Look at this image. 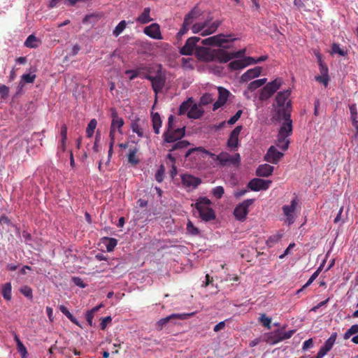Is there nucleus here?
<instances>
[{
	"instance_id": "nucleus-1",
	"label": "nucleus",
	"mask_w": 358,
	"mask_h": 358,
	"mask_svg": "<svg viewBox=\"0 0 358 358\" xmlns=\"http://www.w3.org/2000/svg\"><path fill=\"white\" fill-rule=\"evenodd\" d=\"M199 15L200 11L196 10V8H194L190 12L185 15L182 27L176 35L178 41L181 39L183 35L187 33L190 27L192 33H200L201 36H206L215 33L222 23L220 20H215L210 22L212 17H208L203 22H196L192 24L194 21L197 19Z\"/></svg>"
},
{
	"instance_id": "nucleus-2",
	"label": "nucleus",
	"mask_w": 358,
	"mask_h": 358,
	"mask_svg": "<svg viewBox=\"0 0 358 358\" xmlns=\"http://www.w3.org/2000/svg\"><path fill=\"white\" fill-rule=\"evenodd\" d=\"M276 122L281 123L280 127L275 145L282 151L288 149L290 141L289 136L292 134V120L289 118L288 112L278 111L275 117Z\"/></svg>"
},
{
	"instance_id": "nucleus-3",
	"label": "nucleus",
	"mask_w": 358,
	"mask_h": 358,
	"mask_svg": "<svg viewBox=\"0 0 358 358\" xmlns=\"http://www.w3.org/2000/svg\"><path fill=\"white\" fill-rule=\"evenodd\" d=\"M291 94L290 90H286L279 92L275 97V103L273 104L275 107L273 118L275 120L276 116L278 115V111L288 112L289 118H291L292 105L291 101L288 100Z\"/></svg>"
},
{
	"instance_id": "nucleus-4",
	"label": "nucleus",
	"mask_w": 358,
	"mask_h": 358,
	"mask_svg": "<svg viewBox=\"0 0 358 358\" xmlns=\"http://www.w3.org/2000/svg\"><path fill=\"white\" fill-rule=\"evenodd\" d=\"M211 201L206 197H199L194 206L197 210L199 217L203 221L208 222L215 220V214L210 207Z\"/></svg>"
},
{
	"instance_id": "nucleus-5",
	"label": "nucleus",
	"mask_w": 358,
	"mask_h": 358,
	"mask_svg": "<svg viewBox=\"0 0 358 358\" xmlns=\"http://www.w3.org/2000/svg\"><path fill=\"white\" fill-rule=\"evenodd\" d=\"M200 41V38L192 36L189 38L185 44L180 48V53L182 55H191L194 50H196V55L198 57L204 59L207 54V49L203 47H196V44Z\"/></svg>"
},
{
	"instance_id": "nucleus-6",
	"label": "nucleus",
	"mask_w": 358,
	"mask_h": 358,
	"mask_svg": "<svg viewBox=\"0 0 358 358\" xmlns=\"http://www.w3.org/2000/svg\"><path fill=\"white\" fill-rule=\"evenodd\" d=\"M282 83V80L278 78L267 83L261 91L259 94L260 100L264 101L270 98L281 87Z\"/></svg>"
},
{
	"instance_id": "nucleus-7",
	"label": "nucleus",
	"mask_w": 358,
	"mask_h": 358,
	"mask_svg": "<svg viewBox=\"0 0 358 358\" xmlns=\"http://www.w3.org/2000/svg\"><path fill=\"white\" fill-rule=\"evenodd\" d=\"M194 315V313H173L171 314L167 317H165L164 318L160 319L159 321L156 323V329L157 330H162L163 327L168 322H172L173 324H175L174 320H187V318L192 317Z\"/></svg>"
},
{
	"instance_id": "nucleus-8",
	"label": "nucleus",
	"mask_w": 358,
	"mask_h": 358,
	"mask_svg": "<svg viewBox=\"0 0 358 358\" xmlns=\"http://www.w3.org/2000/svg\"><path fill=\"white\" fill-rule=\"evenodd\" d=\"M255 201L253 199H248L243 201L241 203L238 204L234 210V215L236 220L239 221H244L248 214V208Z\"/></svg>"
},
{
	"instance_id": "nucleus-9",
	"label": "nucleus",
	"mask_w": 358,
	"mask_h": 358,
	"mask_svg": "<svg viewBox=\"0 0 358 358\" xmlns=\"http://www.w3.org/2000/svg\"><path fill=\"white\" fill-rule=\"evenodd\" d=\"M297 204V199L294 198L291 201L289 205H284L282 208L283 214L285 216V222H287L288 225L292 224L295 221V211Z\"/></svg>"
},
{
	"instance_id": "nucleus-10",
	"label": "nucleus",
	"mask_w": 358,
	"mask_h": 358,
	"mask_svg": "<svg viewBox=\"0 0 358 358\" xmlns=\"http://www.w3.org/2000/svg\"><path fill=\"white\" fill-rule=\"evenodd\" d=\"M216 161H218L222 166L227 164L238 165L241 161V156L238 153L231 155L223 152L216 156Z\"/></svg>"
},
{
	"instance_id": "nucleus-11",
	"label": "nucleus",
	"mask_w": 358,
	"mask_h": 358,
	"mask_svg": "<svg viewBox=\"0 0 358 358\" xmlns=\"http://www.w3.org/2000/svg\"><path fill=\"white\" fill-rule=\"evenodd\" d=\"M181 182L187 191H191L195 189L202 181L201 178L191 174H182L181 175Z\"/></svg>"
},
{
	"instance_id": "nucleus-12",
	"label": "nucleus",
	"mask_w": 358,
	"mask_h": 358,
	"mask_svg": "<svg viewBox=\"0 0 358 358\" xmlns=\"http://www.w3.org/2000/svg\"><path fill=\"white\" fill-rule=\"evenodd\" d=\"M185 136V127L166 130L164 133V140L166 143H174Z\"/></svg>"
},
{
	"instance_id": "nucleus-13",
	"label": "nucleus",
	"mask_w": 358,
	"mask_h": 358,
	"mask_svg": "<svg viewBox=\"0 0 358 358\" xmlns=\"http://www.w3.org/2000/svg\"><path fill=\"white\" fill-rule=\"evenodd\" d=\"M271 184V180H264L261 178H254L251 180L248 184V187L252 191H260V190H266L269 188Z\"/></svg>"
},
{
	"instance_id": "nucleus-14",
	"label": "nucleus",
	"mask_w": 358,
	"mask_h": 358,
	"mask_svg": "<svg viewBox=\"0 0 358 358\" xmlns=\"http://www.w3.org/2000/svg\"><path fill=\"white\" fill-rule=\"evenodd\" d=\"M243 129L241 125L237 126L231 132L227 140V147L231 150H236L238 147V136Z\"/></svg>"
},
{
	"instance_id": "nucleus-15",
	"label": "nucleus",
	"mask_w": 358,
	"mask_h": 358,
	"mask_svg": "<svg viewBox=\"0 0 358 358\" xmlns=\"http://www.w3.org/2000/svg\"><path fill=\"white\" fill-rule=\"evenodd\" d=\"M145 78L151 82L152 87L156 94L159 93L164 86L165 80L161 75H157L155 76L146 75L145 76Z\"/></svg>"
},
{
	"instance_id": "nucleus-16",
	"label": "nucleus",
	"mask_w": 358,
	"mask_h": 358,
	"mask_svg": "<svg viewBox=\"0 0 358 358\" xmlns=\"http://www.w3.org/2000/svg\"><path fill=\"white\" fill-rule=\"evenodd\" d=\"M283 155L282 152L278 151L275 146L271 145L268 148L264 159L269 163L277 164Z\"/></svg>"
},
{
	"instance_id": "nucleus-17",
	"label": "nucleus",
	"mask_w": 358,
	"mask_h": 358,
	"mask_svg": "<svg viewBox=\"0 0 358 358\" xmlns=\"http://www.w3.org/2000/svg\"><path fill=\"white\" fill-rule=\"evenodd\" d=\"M224 34H220L213 36L208 37L202 40L201 43L205 45H217L222 46L224 43H227L229 41L225 38Z\"/></svg>"
},
{
	"instance_id": "nucleus-18",
	"label": "nucleus",
	"mask_w": 358,
	"mask_h": 358,
	"mask_svg": "<svg viewBox=\"0 0 358 358\" xmlns=\"http://www.w3.org/2000/svg\"><path fill=\"white\" fill-rule=\"evenodd\" d=\"M217 90L219 92V96L218 99L213 104V110H216L219 108L224 106L227 102L229 94V92L224 87H219Z\"/></svg>"
},
{
	"instance_id": "nucleus-19",
	"label": "nucleus",
	"mask_w": 358,
	"mask_h": 358,
	"mask_svg": "<svg viewBox=\"0 0 358 358\" xmlns=\"http://www.w3.org/2000/svg\"><path fill=\"white\" fill-rule=\"evenodd\" d=\"M144 33L149 37L154 39H162V34L160 31L159 25L157 23H153L144 29Z\"/></svg>"
},
{
	"instance_id": "nucleus-20",
	"label": "nucleus",
	"mask_w": 358,
	"mask_h": 358,
	"mask_svg": "<svg viewBox=\"0 0 358 358\" xmlns=\"http://www.w3.org/2000/svg\"><path fill=\"white\" fill-rule=\"evenodd\" d=\"M262 73V68L256 66L253 69L248 70L241 77V81L243 83L248 82L249 80L258 77Z\"/></svg>"
},
{
	"instance_id": "nucleus-21",
	"label": "nucleus",
	"mask_w": 358,
	"mask_h": 358,
	"mask_svg": "<svg viewBox=\"0 0 358 358\" xmlns=\"http://www.w3.org/2000/svg\"><path fill=\"white\" fill-rule=\"evenodd\" d=\"M273 170L274 167L268 164H262L257 169L256 175L259 177H268L273 173Z\"/></svg>"
},
{
	"instance_id": "nucleus-22",
	"label": "nucleus",
	"mask_w": 358,
	"mask_h": 358,
	"mask_svg": "<svg viewBox=\"0 0 358 358\" xmlns=\"http://www.w3.org/2000/svg\"><path fill=\"white\" fill-rule=\"evenodd\" d=\"M200 106L201 105H197L196 103H193L187 113V117L190 119L200 118L204 113V110L202 109Z\"/></svg>"
},
{
	"instance_id": "nucleus-23",
	"label": "nucleus",
	"mask_w": 358,
	"mask_h": 358,
	"mask_svg": "<svg viewBox=\"0 0 358 358\" xmlns=\"http://www.w3.org/2000/svg\"><path fill=\"white\" fill-rule=\"evenodd\" d=\"M150 8H145L143 13L136 18V21L140 24H148L152 21V18L150 15Z\"/></svg>"
},
{
	"instance_id": "nucleus-24",
	"label": "nucleus",
	"mask_w": 358,
	"mask_h": 358,
	"mask_svg": "<svg viewBox=\"0 0 358 358\" xmlns=\"http://www.w3.org/2000/svg\"><path fill=\"white\" fill-rule=\"evenodd\" d=\"M152 123L154 131L156 134H159L162 121L158 113H152Z\"/></svg>"
},
{
	"instance_id": "nucleus-25",
	"label": "nucleus",
	"mask_w": 358,
	"mask_h": 358,
	"mask_svg": "<svg viewBox=\"0 0 358 358\" xmlns=\"http://www.w3.org/2000/svg\"><path fill=\"white\" fill-rule=\"evenodd\" d=\"M193 104V99L192 98H189L187 100L183 101L178 110L179 115H184L185 113L187 114L188 111L190 110Z\"/></svg>"
},
{
	"instance_id": "nucleus-26",
	"label": "nucleus",
	"mask_w": 358,
	"mask_h": 358,
	"mask_svg": "<svg viewBox=\"0 0 358 358\" xmlns=\"http://www.w3.org/2000/svg\"><path fill=\"white\" fill-rule=\"evenodd\" d=\"M217 57L218 60L222 63H227L231 59H234L231 52L220 50L217 53Z\"/></svg>"
},
{
	"instance_id": "nucleus-27",
	"label": "nucleus",
	"mask_w": 358,
	"mask_h": 358,
	"mask_svg": "<svg viewBox=\"0 0 358 358\" xmlns=\"http://www.w3.org/2000/svg\"><path fill=\"white\" fill-rule=\"evenodd\" d=\"M103 243H105L108 252H112L117 244V240L115 238L104 237Z\"/></svg>"
},
{
	"instance_id": "nucleus-28",
	"label": "nucleus",
	"mask_w": 358,
	"mask_h": 358,
	"mask_svg": "<svg viewBox=\"0 0 358 358\" xmlns=\"http://www.w3.org/2000/svg\"><path fill=\"white\" fill-rule=\"evenodd\" d=\"M266 78H261L252 81L248 86V91L252 92L255 90L256 89L264 85L266 83Z\"/></svg>"
},
{
	"instance_id": "nucleus-29",
	"label": "nucleus",
	"mask_w": 358,
	"mask_h": 358,
	"mask_svg": "<svg viewBox=\"0 0 358 358\" xmlns=\"http://www.w3.org/2000/svg\"><path fill=\"white\" fill-rule=\"evenodd\" d=\"M195 151H200V152H202L203 153H205L206 155L210 156L211 158H213L214 160L216 161V156L215 154L205 150L204 148H201V147H198V148H192V149H189L188 150L185 156V157H188L192 152H195Z\"/></svg>"
},
{
	"instance_id": "nucleus-30",
	"label": "nucleus",
	"mask_w": 358,
	"mask_h": 358,
	"mask_svg": "<svg viewBox=\"0 0 358 358\" xmlns=\"http://www.w3.org/2000/svg\"><path fill=\"white\" fill-rule=\"evenodd\" d=\"M24 45L27 48H35L38 46V40L34 35H29L24 42Z\"/></svg>"
},
{
	"instance_id": "nucleus-31",
	"label": "nucleus",
	"mask_w": 358,
	"mask_h": 358,
	"mask_svg": "<svg viewBox=\"0 0 358 358\" xmlns=\"http://www.w3.org/2000/svg\"><path fill=\"white\" fill-rule=\"evenodd\" d=\"M12 287L10 282H6L2 287V296L7 300L10 301L12 297L11 294Z\"/></svg>"
},
{
	"instance_id": "nucleus-32",
	"label": "nucleus",
	"mask_w": 358,
	"mask_h": 358,
	"mask_svg": "<svg viewBox=\"0 0 358 358\" xmlns=\"http://www.w3.org/2000/svg\"><path fill=\"white\" fill-rule=\"evenodd\" d=\"M322 270V266H320L310 277L308 280L306 282V283L302 287L301 289H299L297 291V293L301 292L303 289L310 285L317 278L318 275L320 274V271Z\"/></svg>"
},
{
	"instance_id": "nucleus-33",
	"label": "nucleus",
	"mask_w": 358,
	"mask_h": 358,
	"mask_svg": "<svg viewBox=\"0 0 358 358\" xmlns=\"http://www.w3.org/2000/svg\"><path fill=\"white\" fill-rule=\"evenodd\" d=\"M229 69L231 70H239L245 67V64H244V61L243 59L234 60L228 64Z\"/></svg>"
},
{
	"instance_id": "nucleus-34",
	"label": "nucleus",
	"mask_w": 358,
	"mask_h": 358,
	"mask_svg": "<svg viewBox=\"0 0 358 358\" xmlns=\"http://www.w3.org/2000/svg\"><path fill=\"white\" fill-rule=\"evenodd\" d=\"M350 111L351 114V119L352 120V124L358 131L357 110L355 104H352L350 106Z\"/></svg>"
},
{
	"instance_id": "nucleus-35",
	"label": "nucleus",
	"mask_w": 358,
	"mask_h": 358,
	"mask_svg": "<svg viewBox=\"0 0 358 358\" xmlns=\"http://www.w3.org/2000/svg\"><path fill=\"white\" fill-rule=\"evenodd\" d=\"M96 124L97 122L95 119H92L90 121L86 129V135L87 137L91 138L93 136Z\"/></svg>"
},
{
	"instance_id": "nucleus-36",
	"label": "nucleus",
	"mask_w": 358,
	"mask_h": 358,
	"mask_svg": "<svg viewBox=\"0 0 358 358\" xmlns=\"http://www.w3.org/2000/svg\"><path fill=\"white\" fill-rule=\"evenodd\" d=\"M131 129L134 133H136L138 137L143 136V131L139 125L138 120L133 121L131 124Z\"/></svg>"
},
{
	"instance_id": "nucleus-37",
	"label": "nucleus",
	"mask_w": 358,
	"mask_h": 358,
	"mask_svg": "<svg viewBox=\"0 0 358 358\" xmlns=\"http://www.w3.org/2000/svg\"><path fill=\"white\" fill-rule=\"evenodd\" d=\"M127 23L125 20L120 21L118 24L115 27L113 34L115 36H118L126 28Z\"/></svg>"
},
{
	"instance_id": "nucleus-38",
	"label": "nucleus",
	"mask_w": 358,
	"mask_h": 358,
	"mask_svg": "<svg viewBox=\"0 0 358 358\" xmlns=\"http://www.w3.org/2000/svg\"><path fill=\"white\" fill-rule=\"evenodd\" d=\"M189 145V142L186 140L179 141L173 145L171 152L176 150H182L186 148Z\"/></svg>"
},
{
	"instance_id": "nucleus-39",
	"label": "nucleus",
	"mask_w": 358,
	"mask_h": 358,
	"mask_svg": "<svg viewBox=\"0 0 358 358\" xmlns=\"http://www.w3.org/2000/svg\"><path fill=\"white\" fill-rule=\"evenodd\" d=\"M337 337L336 333H333L331 336L325 341L324 345L327 349V350L330 351L331 348H333L336 339Z\"/></svg>"
},
{
	"instance_id": "nucleus-40",
	"label": "nucleus",
	"mask_w": 358,
	"mask_h": 358,
	"mask_svg": "<svg viewBox=\"0 0 358 358\" xmlns=\"http://www.w3.org/2000/svg\"><path fill=\"white\" fill-rule=\"evenodd\" d=\"M137 149L130 150L128 155V161L129 163L136 165L139 162L138 159L136 157Z\"/></svg>"
},
{
	"instance_id": "nucleus-41",
	"label": "nucleus",
	"mask_w": 358,
	"mask_h": 358,
	"mask_svg": "<svg viewBox=\"0 0 358 358\" xmlns=\"http://www.w3.org/2000/svg\"><path fill=\"white\" fill-rule=\"evenodd\" d=\"M358 333V324L352 325L350 329L347 330V331L344 334L343 338L344 339L350 338L353 334Z\"/></svg>"
},
{
	"instance_id": "nucleus-42",
	"label": "nucleus",
	"mask_w": 358,
	"mask_h": 358,
	"mask_svg": "<svg viewBox=\"0 0 358 358\" xmlns=\"http://www.w3.org/2000/svg\"><path fill=\"white\" fill-rule=\"evenodd\" d=\"M36 74L34 73H26L23 74L21 77V83H33L36 79Z\"/></svg>"
},
{
	"instance_id": "nucleus-43",
	"label": "nucleus",
	"mask_w": 358,
	"mask_h": 358,
	"mask_svg": "<svg viewBox=\"0 0 358 358\" xmlns=\"http://www.w3.org/2000/svg\"><path fill=\"white\" fill-rule=\"evenodd\" d=\"M124 125V120L121 117L120 119L117 120H112L110 129H116V128L118 129L119 132L121 133V128Z\"/></svg>"
},
{
	"instance_id": "nucleus-44",
	"label": "nucleus",
	"mask_w": 358,
	"mask_h": 358,
	"mask_svg": "<svg viewBox=\"0 0 358 358\" xmlns=\"http://www.w3.org/2000/svg\"><path fill=\"white\" fill-rule=\"evenodd\" d=\"M213 100V98L210 94L206 93L201 96L200 101H199V105L201 106H205L210 103H211Z\"/></svg>"
},
{
	"instance_id": "nucleus-45",
	"label": "nucleus",
	"mask_w": 358,
	"mask_h": 358,
	"mask_svg": "<svg viewBox=\"0 0 358 358\" xmlns=\"http://www.w3.org/2000/svg\"><path fill=\"white\" fill-rule=\"evenodd\" d=\"M187 231L189 234L193 236H196L199 234V229L194 227L193 223L189 220L187 224Z\"/></svg>"
},
{
	"instance_id": "nucleus-46",
	"label": "nucleus",
	"mask_w": 358,
	"mask_h": 358,
	"mask_svg": "<svg viewBox=\"0 0 358 358\" xmlns=\"http://www.w3.org/2000/svg\"><path fill=\"white\" fill-rule=\"evenodd\" d=\"M224 193V189L222 186H217L212 189L213 195L217 198L220 199Z\"/></svg>"
},
{
	"instance_id": "nucleus-47",
	"label": "nucleus",
	"mask_w": 358,
	"mask_h": 358,
	"mask_svg": "<svg viewBox=\"0 0 358 358\" xmlns=\"http://www.w3.org/2000/svg\"><path fill=\"white\" fill-rule=\"evenodd\" d=\"M259 321L262 325L268 329L271 328V318L267 317L265 314H262L259 317Z\"/></svg>"
},
{
	"instance_id": "nucleus-48",
	"label": "nucleus",
	"mask_w": 358,
	"mask_h": 358,
	"mask_svg": "<svg viewBox=\"0 0 358 358\" xmlns=\"http://www.w3.org/2000/svg\"><path fill=\"white\" fill-rule=\"evenodd\" d=\"M20 292L26 297L32 299V289L29 286L24 285L20 289Z\"/></svg>"
},
{
	"instance_id": "nucleus-49",
	"label": "nucleus",
	"mask_w": 358,
	"mask_h": 358,
	"mask_svg": "<svg viewBox=\"0 0 358 358\" xmlns=\"http://www.w3.org/2000/svg\"><path fill=\"white\" fill-rule=\"evenodd\" d=\"M18 352L21 355L22 358L27 357V351L26 347L22 342H19L17 345H16Z\"/></svg>"
},
{
	"instance_id": "nucleus-50",
	"label": "nucleus",
	"mask_w": 358,
	"mask_h": 358,
	"mask_svg": "<svg viewBox=\"0 0 358 358\" xmlns=\"http://www.w3.org/2000/svg\"><path fill=\"white\" fill-rule=\"evenodd\" d=\"M332 52L338 54L341 56H345L347 54V52L343 49H341L340 45L336 43H334L332 45Z\"/></svg>"
},
{
	"instance_id": "nucleus-51",
	"label": "nucleus",
	"mask_w": 358,
	"mask_h": 358,
	"mask_svg": "<svg viewBox=\"0 0 358 358\" xmlns=\"http://www.w3.org/2000/svg\"><path fill=\"white\" fill-rule=\"evenodd\" d=\"M242 110H238L234 115H233L231 117L229 118V120L227 121L228 124H235L238 119L241 117L242 115Z\"/></svg>"
},
{
	"instance_id": "nucleus-52",
	"label": "nucleus",
	"mask_w": 358,
	"mask_h": 358,
	"mask_svg": "<svg viewBox=\"0 0 358 358\" xmlns=\"http://www.w3.org/2000/svg\"><path fill=\"white\" fill-rule=\"evenodd\" d=\"M315 80L320 83H322L324 87H327L329 83V76L328 75H321L315 76Z\"/></svg>"
},
{
	"instance_id": "nucleus-53",
	"label": "nucleus",
	"mask_w": 358,
	"mask_h": 358,
	"mask_svg": "<svg viewBox=\"0 0 358 358\" xmlns=\"http://www.w3.org/2000/svg\"><path fill=\"white\" fill-rule=\"evenodd\" d=\"M294 330H289L287 331L282 332L280 334V338L278 341L286 340L292 336L294 333Z\"/></svg>"
},
{
	"instance_id": "nucleus-54",
	"label": "nucleus",
	"mask_w": 358,
	"mask_h": 358,
	"mask_svg": "<svg viewBox=\"0 0 358 358\" xmlns=\"http://www.w3.org/2000/svg\"><path fill=\"white\" fill-rule=\"evenodd\" d=\"M9 94V87L5 85H0V95L1 98H6Z\"/></svg>"
},
{
	"instance_id": "nucleus-55",
	"label": "nucleus",
	"mask_w": 358,
	"mask_h": 358,
	"mask_svg": "<svg viewBox=\"0 0 358 358\" xmlns=\"http://www.w3.org/2000/svg\"><path fill=\"white\" fill-rule=\"evenodd\" d=\"M72 281L73 282V283L81 287V288H85L86 287V284L83 282V280L79 278V277H73L72 278Z\"/></svg>"
},
{
	"instance_id": "nucleus-56",
	"label": "nucleus",
	"mask_w": 358,
	"mask_h": 358,
	"mask_svg": "<svg viewBox=\"0 0 358 358\" xmlns=\"http://www.w3.org/2000/svg\"><path fill=\"white\" fill-rule=\"evenodd\" d=\"M111 321H112V318L110 316H108V317H105L102 318L101 322L100 324L101 329L102 330H104L106 328L107 324L109 322H110Z\"/></svg>"
},
{
	"instance_id": "nucleus-57",
	"label": "nucleus",
	"mask_w": 358,
	"mask_h": 358,
	"mask_svg": "<svg viewBox=\"0 0 358 358\" xmlns=\"http://www.w3.org/2000/svg\"><path fill=\"white\" fill-rule=\"evenodd\" d=\"M127 75H129V80H132L134 78H137L139 76L138 71L136 70H127L125 71Z\"/></svg>"
},
{
	"instance_id": "nucleus-58",
	"label": "nucleus",
	"mask_w": 358,
	"mask_h": 358,
	"mask_svg": "<svg viewBox=\"0 0 358 358\" xmlns=\"http://www.w3.org/2000/svg\"><path fill=\"white\" fill-rule=\"evenodd\" d=\"M329 351L324 347L322 346L318 351L315 358H323Z\"/></svg>"
},
{
	"instance_id": "nucleus-59",
	"label": "nucleus",
	"mask_w": 358,
	"mask_h": 358,
	"mask_svg": "<svg viewBox=\"0 0 358 358\" xmlns=\"http://www.w3.org/2000/svg\"><path fill=\"white\" fill-rule=\"evenodd\" d=\"M155 179L158 182H162L164 179V169L162 167L156 173Z\"/></svg>"
},
{
	"instance_id": "nucleus-60",
	"label": "nucleus",
	"mask_w": 358,
	"mask_h": 358,
	"mask_svg": "<svg viewBox=\"0 0 358 358\" xmlns=\"http://www.w3.org/2000/svg\"><path fill=\"white\" fill-rule=\"evenodd\" d=\"M242 59L243 61H244V64H245V67L251 64H257L256 59L252 57H246Z\"/></svg>"
},
{
	"instance_id": "nucleus-61",
	"label": "nucleus",
	"mask_w": 358,
	"mask_h": 358,
	"mask_svg": "<svg viewBox=\"0 0 358 358\" xmlns=\"http://www.w3.org/2000/svg\"><path fill=\"white\" fill-rule=\"evenodd\" d=\"M313 345V339L309 338L303 342L302 349H303V350H307L308 349L312 348Z\"/></svg>"
},
{
	"instance_id": "nucleus-62",
	"label": "nucleus",
	"mask_w": 358,
	"mask_h": 358,
	"mask_svg": "<svg viewBox=\"0 0 358 358\" xmlns=\"http://www.w3.org/2000/svg\"><path fill=\"white\" fill-rule=\"evenodd\" d=\"M281 238H282V235L275 234V235L270 236L267 241L273 244V243H278L281 239Z\"/></svg>"
},
{
	"instance_id": "nucleus-63",
	"label": "nucleus",
	"mask_w": 358,
	"mask_h": 358,
	"mask_svg": "<svg viewBox=\"0 0 358 358\" xmlns=\"http://www.w3.org/2000/svg\"><path fill=\"white\" fill-rule=\"evenodd\" d=\"M94 314L91 313L90 310L87 311L85 317L87 320V322L90 326H92V321L94 318Z\"/></svg>"
},
{
	"instance_id": "nucleus-64",
	"label": "nucleus",
	"mask_w": 358,
	"mask_h": 358,
	"mask_svg": "<svg viewBox=\"0 0 358 358\" xmlns=\"http://www.w3.org/2000/svg\"><path fill=\"white\" fill-rule=\"evenodd\" d=\"M59 310L67 318L70 317L72 315L69 309L63 305L59 306Z\"/></svg>"
}]
</instances>
